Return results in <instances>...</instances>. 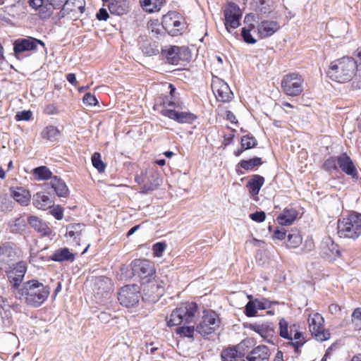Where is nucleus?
<instances>
[{
	"label": "nucleus",
	"instance_id": "obj_33",
	"mask_svg": "<svg viewBox=\"0 0 361 361\" xmlns=\"http://www.w3.org/2000/svg\"><path fill=\"white\" fill-rule=\"evenodd\" d=\"M250 329L259 334L263 338L268 340L272 336L274 329L267 323L250 324Z\"/></svg>",
	"mask_w": 361,
	"mask_h": 361
},
{
	"label": "nucleus",
	"instance_id": "obj_38",
	"mask_svg": "<svg viewBox=\"0 0 361 361\" xmlns=\"http://www.w3.org/2000/svg\"><path fill=\"white\" fill-rule=\"evenodd\" d=\"M84 225L80 224H71L66 228V235L73 238L75 240H80Z\"/></svg>",
	"mask_w": 361,
	"mask_h": 361
},
{
	"label": "nucleus",
	"instance_id": "obj_46",
	"mask_svg": "<svg viewBox=\"0 0 361 361\" xmlns=\"http://www.w3.org/2000/svg\"><path fill=\"white\" fill-rule=\"evenodd\" d=\"M92 163L99 172H103L105 169V164L101 159V155L98 152L93 154L92 157Z\"/></svg>",
	"mask_w": 361,
	"mask_h": 361
},
{
	"label": "nucleus",
	"instance_id": "obj_41",
	"mask_svg": "<svg viewBox=\"0 0 361 361\" xmlns=\"http://www.w3.org/2000/svg\"><path fill=\"white\" fill-rule=\"evenodd\" d=\"M262 164V160L259 157H255L248 160H242L240 163V166L245 170H252L255 166H259Z\"/></svg>",
	"mask_w": 361,
	"mask_h": 361
},
{
	"label": "nucleus",
	"instance_id": "obj_53",
	"mask_svg": "<svg viewBox=\"0 0 361 361\" xmlns=\"http://www.w3.org/2000/svg\"><path fill=\"white\" fill-rule=\"evenodd\" d=\"M82 100L85 104L90 106H95L98 103L97 98L90 92L86 93L84 95Z\"/></svg>",
	"mask_w": 361,
	"mask_h": 361
},
{
	"label": "nucleus",
	"instance_id": "obj_62",
	"mask_svg": "<svg viewBox=\"0 0 361 361\" xmlns=\"http://www.w3.org/2000/svg\"><path fill=\"white\" fill-rule=\"evenodd\" d=\"M28 2L30 6L37 10L39 9L42 6H43L44 0H29Z\"/></svg>",
	"mask_w": 361,
	"mask_h": 361
},
{
	"label": "nucleus",
	"instance_id": "obj_64",
	"mask_svg": "<svg viewBox=\"0 0 361 361\" xmlns=\"http://www.w3.org/2000/svg\"><path fill=\"white\" fill-rule=\"evenodd\" d=\"M352 318H353V319H357V320L361 319V308L360 307H357L353 311V312L352 314Z\"/></svg>",
	"mask_w": 361,
	"mask_h": 361
},
{
	"label": "nucleus",
	"instance_id": "obj_3",
	"mask_svg": "<svg viewBox=\"0 0 361 361\" xmlns=\"http://www.w3.org/2000/svg\"><path fill=\"white\" fill-rule=\"evenodd\" d=\"M340 237L356 239L361 235V214L353 212L338 221Z\"/></svg>",
	"mask_w": 361,
	"mask_h": 361
},
{
	"label": "nucleus",
	"instance_id": "obj_49",
	"mask_svg": "<svg viewBox=\"0 0 361 361\" xmlns=\"http://www.w3.org/2000/svg\"><path fill=\"white\" fill-rule=\"evenodd\" d=\"M338 164V157H330L324 164V168L327 171L336 170Z\"/></svg>",
	"mask_w": 361,
	"mask_h": 361
},
{
	"label": "nucleus",
	"instance_id": "obj_24",
	"mask_svg": "<svg viewBox=\"0 0 361 361\" xmlns=\"http://www.w3.org/2000/svg\"><path fill=\"white\" fill-rule=\"evenodd\" d=\"M27 221L30 226L42 235L49 236L51 235V229L48 226L46 222L42 221L37 216H30Z\"/></svg>",
	"mask_w": 361,
	"mask_h": 361
},
{
	"label": "nucleus",
	"instance_id": "obj_37",
	"mask_svg": "<svg viewBox=\"0 0 361 361\" xmlns=\"http://www.w3.org/2000/svg\"><path fill=\"white\" fill-rule=\"evenodd\" d=\"M10 230L12 233H20L25 230L26 223L25 219L20 216L11 220L9 222Z\"/></svg>",
	"mask_w": 361,
	"mask_h": 361
},
{
	"label": "nucleus",
	"instance_id": "obj_58",
	"mask_svg": "<svg viewBox=\"0 0 361 361\" xmlns=\"http://www.w3.org/2000/svg\"><path fill=\"white\" fill-rule=\"evenodd\" d=\"M355 59L354 61L357 65V72L360 73L361 71V47L358 48L355 51Z\"/></svg>",
	"mask_w": 361,
	"mask_h": 361
},
{
	"label": "nucleus",
	"instance_id": "obj_14",
	"mask_svg": "<svg viewBox=\"0 0 361 361\" xmlns=\"http://www.w3.org/2000/svg\"><path fill=\"white\" fill-rule=\"evenodd\" d=\"M162 25L170 35H177L183 28L181 17L175 11L169 12L162 18Z\"/></svg>",
	"mask_w": 361,
	"mask_h": 361
},
{
	"label": "nucleus",
	"instance_id": "obj_50",
	"mask_svg": "<svg viewBox=\"0 0 361 361\" xmlns=\"http://www.w3.org/2000/svg\"><path fill=\"white\" fill-rule=\"evenodd\" d=\"M298 326L295 329H293V341L295 340V343L290 342L291 344L295 345L296 348L301 346L304 343V338H302V334L298 331Z\"/></svg>",
	"mask_w": 361,
	"mask_h": 361
},
{
	"label": "nucleus",
	"instance_id": "obj_60",
	"mask_svg": "<svg viewBox=\"0 0 361 361\" xmlns=\"http://www.w3.org/2000/svg\"><path fill=\"white\" fill-rule=\"evenodd\" d=\"M96 17L99 20H106L109 16L106 9L102 8L99 10Z\"/></svg>",
	"mask_w": 361,
	"mask_h": 361
},
{
	"label": "nucleus",
	"instance_id": "obj_61",
	"mask_svg": "<svg viewBox=\"0 0 361 361\" xmlns=\"http://www.w3.org/2000/svg\"><path fill=\"white\" fill-rule=\"evenodd\" d=\"M67 0H46V2L49 3L52 7L56 9L63 7Z\"/></svg>",
	"mask_w": 361,
	"mask_h": 361
},
{
	"label": "nucleus",
	"instance_id": "obj_56",
	"mask_svg": "<svg viewBox=\"0 0 361 361\" xmlns=\"http://www.w3.org/2000/svg\"><path fill=\"white\" fill-rule=\"evenodd\" d=\"M250 218L256 222H263L266 219V214L264 212H256L250 214Z\"/></svg>",
	"mask_w": 361,
	"mask_h": 361
},
{
	"label": "nucleus",
	"instance_id": "obj_22",
	"mask_svg": "<svg viewBox=\"0 0 361 361\" xmlns=\"http://www.w3.org/2000/svg\"><path fill=\"white\" fill-rule=\"evenodd\" d=\"M111 280L106 276L97 277L94 282V291L97 295H109L111 289Z\"/></svg>",
	"mask_w": 361,
	"mask_h": 361
},
{
	"label": "nucleus",
	"instance_id": "obj_48",
	"mask_svg": "<svg viewBox=\"0 0 361 361\" xmlns=\"http://www.w3.org/2000/svg\"><path fill=\"white\" fill-rule=\"evenodd\" d=\"M324 254L329 259H334L335 257L339 256L340 252L338 249V245L332 243L330 247H328L326 251H324Z\"/></svg>",
	"mask_w": 361,
	"mask_h": 361
},
{
	"label": "nucleus",
	"instance_id": "obj_40",
	"mask_svg": "<svg viewBox=\"0 0 361 361\" xmlns=\"http://www.w3.org/2000/svg\"><path fill=\"white\" fill-rule=\"evenodd\" d=\"M287 237V245L290 247H298L302 243V237L298 231H293Z\"/></svg>",
	"mask_w": 361,
	"mask_h": 361
},
{
	"label": "nucleus",
	"instance_id": "obj_19",
	"mask_svg": "<svg viewBox=\"0 0 361 361\" xmlns=\"http://www.w3.org/2000/svg\"><path fill=\"white\" fill-rule=\"evenodd\" d=\"M146 299L156 302L164 293L163 282L158 283L157 281H148L143 288Z\"/></svg>",
	"mask_w": 361,
	"mask_h": 361
},
{
	"label": "nucleus",
	"instance_id": "obj_2",
	"mask_svg": "<svg viewBox=\"0 0 361 361\" xmlns=\"http://www.w3.org/2000/svg\"><path fill=\"white\" fill-rule=\"evenodd\" d=\"M16 298L23 300L32 307L41 306L48 298L49 288L37 280H30L24 283L20 288L13 290Z\"/></svg>",
	"mask_w": 361,
	"mask_h": 361
},
{
	"label": "nucleus",
	"instance_id": "obj_5",
	"mask_svg": "<svg viewBox=\"0 0 361 361\" xmlns=\"http://www.w3.org/2000/svg\"><path fill=\"white\" fill-rule=\"evenodd\" d=\"M135 181L141 186V192L149 193L161 184L159 174L153 169L142 171L135 177Z\"/></svg>",
	"mask_w": 361,
	"mask_h": 361
},
{
	"label": "nucleus",
	"instance_id": "obj_8",
	"mask_svg": "<svg viewBox=\"0 0 361 361\" xmlns=\"http://www.w3.org/2000/svg\"><path fill=\"white\" fill-rule=\"evenodd\" d=\"M302 77L296 73H288L281 80V88L288 96L296 97L303 91Z\"/></svg>",
	"mask_w": 361,
	"mask_h": 361
},
{
	"label": "nucleus",
	"instance_id": "obj_52",
	"mask_svg": "<svg viewBox=\"0 0 361 361\" xmlns=\"http://www.w3.org/2000/svg\"><path fill=\"white\" fill-rule=\"evenodd\" d=\"M257 309V307L256 302H255V300H250L245 305V314L247 317H253L255 315V314L257 312V310H256Z\"/></svg>",
	"mask_w": 361,
	"mask_h": 361
},
{
	"label": "nucleus",
	"instance_id": "obj_26",
	"mask_svg": "<svg viewBox=\"0 0 361 361\" xmlns=\"http://www.w3.org/2000/svg\"><path fill=\"white\" fill-rule=\"evenodd\" d=\"M108 8L111 14L121 16L128 11L129 3L127 0H112Z\"/></svg>",
	"mask_w": 361,
	"mask_h": 361
},
{
	"label": "nucleus",
	"instance_id": "obj_13",
	"mask_svg": "<svg viewBox=\"0 0 361 361\" xmlns=\"http://www.w3.org/2000/svg\"><path fill=\"white\" fill-rule=\"evenodd\" d=\"M212 88L216 99L220 102H228L233 97V93L228 85L219 77H213Z\"/></svg>",
	"mask_w": 361,
	"mask_h": 361
},
{
	"label": "nucleus",
	"instance_id": "obj_18",
	"mask_svg": "<svg viewBox=\"0 0 361 361\" xmlns=\"http://www.w3.org/2000/svg\"><path fill=\"white\" fill-rule=\"evenodd\" d=\"M85 4L84 0H67L59 13V18H62L71 14L75 16L78 13H82Z\"/></svg>",
	"mask_w": 361,
	"mask_h": 361
},
{
	"label": "nucleus",
	"instance_id": "obj_23",
	"mask_svg": "<svg viewBox=\"0 0 361 361\" xmlns=\"http://www.w3.org/2000/svg\"><path fill=\"white\" fill-rule=\"evenodd\" d=\"M338 166L344 173L353 178L357 176L356 168L350 158L347 156L346 154H343L338 157Z\"/></svg>",
	"mask_w": 361,
	"mask_h": 361
},
{
	"label": "nucleus",
	"instance_id": "obj_47",
	"mask_svg": "<svg viewBox=\"0 0 361 361\" xmlns=\"http://www.w3.org/2000/svg\"><path fill=\"white\" fill-rule=\"evenodd\" d=\"M195 331L194 326H183L176 329V334L181 336L192 338Z\"/></svg>",
	"mask_w": 361,
	"mask_h": 361
},
{
	"label": "nucleus",
	"instance_id": "obj_25",
	"mask_svg": "<svg viewBox=\"0 0 361 361\" xmlns=\"http://www.w3.org/2000/svg\"><path fill=\"white\" fill-rule=\"evenodd\" d=\"M33 204L39 209L45 210L54 205V202L43 192H38L33 196Z\"/></svg>",
	"mask_w": 361,
	"mask_h": 361
},
{
	"label": "nucleus",
	"instance_id": "obj_30",
	"mask_svg": "<svg viewBox=\"0 0 361 361\" xmlns=\"http://www.w3.org/2000/svg\"><path fill=\"white\" fill-rule=\"evenodd\" d=\"M279 335L281 337L293 341V329L297 327V324H293L289 326L288 322L284 319L281 318L279 320Z\"/></svg>",
	"mask_w": 361,
	"mask_h": 361
},
{
	"label": "nucleus",
	"instance_id": "obj_59",
	"mask_svg": "<svg viewBox=\"0 0 361 361\" xmlns=\"http://www.w3.org/2000/svg\"><path fill=\"white\" fill-rule=\"evenodd\" d=\"M44 113L48 115H54L59 113V110L56 105L51 104L45 106Z\"/></svg>",
	"mask_w": 361,
	"mask_h": 361
},
{
	"label": "nucleus",
	"instance_id": "obj_20",
	"mask_svg": "<svg viewBox=\"0 0 361 361\" xmlns=\"http://www.w3.org/2000/svg\"><path fill=\"white\" fill-rule=\"evenodd\" d=\"M280 28V25L274 20H262L257 25V33L261 38L273 35Z\"/></svg>",
	"mask_w": 361,
	"mask_h": 361
},
{
	"label": "nucleus",
	"instance_id": "obj_39",
	"mask_svg": "<svg viewBox=\"0 0 361 361\" xmlns=\"http://www.w3.org/2000/svg\"><path fill=\"white\" fill-rule=\"evenodd\" d=\"M33 174L37 180H48L51 178V171L46 166H39L33 170Z\"/></svg>",
	"mask_w": 361,
	"mask_h": 361
},
{
	"label": "nucleus",
	"instance_id": "obj_51",
	"mask_svg": "<svg viewBox=\"0 0 361 361\" xmlns=\"http://www.w3.org/2000/svg\"><path fill=\"white\" fill-rule=\"evenodd\" d=\"M166 247V244L164 242H159L155 243L152 247L153 254L155 257H159L162 255Z\"/></svg>",
	"mask_w": 361,
	"mask_h": 361
},
{
	"label": "nucleus",
	"instance_id": "obj_10",
	"mask_svg": "<svg viewBox=\"0 0 361 361\" xmlns=\"http://www.w3.org/2000/svg\"><path fill=\"white\" fill-rule=\"evenodd\" d=\"M308 322L310 331L317 341L322 342L330 338L329 332L324 328V320L320 314H310Z\"/></svg>",
	"mask_w": 361,
	"mask_h": 361
},
{
	"label": "nucleus",
	"instance_id": "obj_63",
	"mask_svg": "<svg viewBox=\"0 0 361 361\" xmlns=\"http://www.w3.org/2000/svg\"><path fill=\"white\" fill-rule=\"evenodd\" d=\"M286 233L283 230H276L274 233V237L276 239L283 240L285 238Z\"/></svg>",
	"mask_w": 361,
	"mask_h": 361
},
{
	"label": "nucleus",
	"instance_id": "obj_9",
	"mask_svg": "<svg viewBox=\"0 0 361 361\" xmlns=\"http://www.w3.org/2000/svg\"><path fill=\"white\" fill-rule=\"evenodd\" d=\"M140 297V287L133 284L122 287L118 292V299L121 305L131 307L138 303Z\"/></svg>",
	"mask_w": 361,
	"mask_h": 361
},
{
	"label": "nucleus",
	"instance_id": "obj_6",
	"mask_svg": "<svg viewBox=\"0 0 361 361\" xmlns=\"http://www.w3.org/2000/svg\"><path fill=\"white\" fill-rule=\"evenodd\" d=\"M221 320L216 312L212 310L203 311L201 320L196 326V331L204 336L214 333L220 326Z\"/></svg>",
	"mask_w": 361,
	"mask_h": 361
},
{
	"label": "nucleus",
	"instance_id": "obj_44",
	"mask_svg": "<svg viewBox=\"0 0 361 361\" xmlns=\"http://www.w3.org/2000/svg\"><path fill=\"white\" fill-rule=\"evenodd\" d=\"M221 357L224 361H233L240 358L237 355V351L234 348H229L222 351Z\"/></svg>",
	"mask_w": 361,
	"mask_h": 361
},
{
	"label": "nucleus",
	"instance_id": "obj_17",
	"mask_svg": "<svg viewBox=\"0 0 361 361\" xmlns=\"http://www.w3.org/2000/svg\"><path fill=\"white\" fill-rule=\"evenodd\" d=\"M26 270L27 265L25 262H19L17 264L14 263V265L11 269L4 270L7 273L10 281L13 283V290H16V288H20L19 285L24 277Z\"/></svg>",
	"mask_w": 361,
	"mask_h": 361
},
{
	"label": "nucleus",
	"instance_id": "obj_31",
	"mask_svg": "<svg viewBox=\"0 0 361 361\" xmlns=\"http://www.w3.org/2000/svg\"><path fill=\"white\" fill-rule=\"evenodd\" d=\"M54 262L73 261L75 256L68 248L63 247L55 250L50 257Z\"/></svg>",
	"mask_w": 361,
	"mask_h": 361
},
{
	"label": "nucleus",
	"instance_id": "obj_35",
	"mask_svg": "<svg viewBox=\"0 0 361 361\" xmlns=\"http://www.w3.org/2000/svg\"><path fill=\"white\" fill-rule=\"evenodd\" d=\"M59 135L60 130L54 126H47L41 133V136L42 138L47 139L51 142L56 141Z\"/></svg>",
	"mask_w": 361,
	"mask_h": 361
},
{
	"label": "nucleus",
	"instance_id": "obj_36",
	"mask_svg": "<svg viewBox=\"0 0 361 361\" xmlns=\"http://www.w3.org/2000/svg\"><path fill=\"white\" fill-rule=\"evenodd\" d=\"M165 0H141L142 7L146 11L152 13L160 10Z\"/></svg>",
	"mask_w": 361,
	"mask_h": 361
},
{
	"label": "nucleus",
	"instance_id": "obj_1",
	"mask_svg": "<svg viewBox=\"0 0 361 361\" xmlns=\"http://www.w3.org/2000/svg\"><path fill=\"white\" fill-rule=\"evenodd\" d=\"M326 74L331 80L339 83L348 82L355 78L357 80L355 87H361V73L357 72V65L352 58L343 57L332 61Z\"/></svg>",
	"mask_w": 361,
	"mask_h": 361
},
{
	"label": "nucleus",
	"instance_id": "obj_54",
	"mask_svg": "<svg viewBox=\"0 0 361 361\" xmlns=\"http://www.w3.org/2000/svg\"><path fill=\"white\" fill-rule=\"evenodd\" d=\"M256 305L259 310L269 309L271 306V302L267 299L263 298L262 300L255 299Z\"/></svg>",
	"mask_w": 361,
	"mask_h": 361
},
{
	"label": "nucleus",
	"instance_id": "obj_16",
	"mask_svg": "<svg viewBox=\"0 0 361 361\" xmlns=\"http://www.w3.org/2000/svg\"><path fill=\"white\" fill-rule=\"evenodd\" d=\"M131 269L133 274L141 279H145L155 272L153 263L146 259H134L131 263Z\"/></svg>",
	"mask_w": 361,
	"mask_h": 361
},
{
	"label": "nucleus",
	"instance_id": "obj_42",
	"mask_svg": "<svg viewBox=\"0 0 361 361\" xmlns=\"http://www.w3.org/2000/svg\"><path fill=\"white\" fill-rule=\"evenodd\" d=\"M255 26L252 24L249 25L247 27L242 28L241 35L243 40L248 44H255L257 41L250 34V31L254 29Z\"/></svg>",
	"mask_w": 361,
	"mask_h": 361
},
{
	"label": "nucleus",
	"instance_id": "obj_21",
	"mask_svg": "<svg viewBox=\"0 0 361 361\" xmlns=\"http://www.w3.org/2000/svg\"><path fill=\"white\" fill-rule=\"evenodd\" d=\"M270 352L266 345H258L246 356L247 361H269Z\"/></svg>",
	"mask_w": 361,
	"mask_h": 361
},
{
	"label": "nucleus",
	"instance_id": "obj_15",
	"mask_svg": "<svg viewBox=\"0 0 361 361\" xmlns=\"http://www.w3.org/2000/svg\"><path fill=\"white\" fill-rule=\"evenodd\" d=\"M38 44H40L42 47L45 46L42 41L32 37L17 39L13 43V51L15 55L18 59H19L20 54L24 51L35 50Z\"/></svg>",
	"mask_w": 361,
	"mask_h": 361
},
{
	"label": "nucleus",
	"instance_id": "obj_32",
	"mask_svg": "<svg viewBox=\"0 0 361 361\" xmlns=\"http://www.w3.org/2000/svg\"><path fill=\"white\" fill-rule=\"evenodd\" d=\"M297 212L293 208H286L278 216V222L283 226L290 225L297 217Z\"/></svg>",
	"mask_w": 361,
	"mask_h": 361
},
{
	"label": "nucleus",
	"instance_id": "obj_11",
	"mask_svg": "<svg viewBox=\"0 0 361 361\" xmlns=\"http://www.w3.org/2000/svg\"><path fill=\"white\" fill-rule=\"evenodd\" d=\"M18 259L16 249L11 243H4L0 245V269L8 270L14 265Z\"/></svg>",
	"mask_w": 361,
	"mask_h": 361
},
{
	"label": "nucleus",
	"instance_id": "obj_28",
	"mask_svg": "<svg viewBox=\"0 0 361 361\" xmlns=\"http://www.w3.org/2000/svg\"><path fill=\"white\" fill-rule=\"evenodd\" d=\"M264 178L259 175H253L247 183V188L252 196L259 194V192L264 185Z\"/></svg>",
	"mask_w": 361,
	"mask_h": 361
},
{
	"label": "nucleus",
	"instance_id": "obj_55",
	"mask_svg": "<svg viewBox=\"0 0 361 361\" xmlns=\"http://www.w3.org/2000/svg\"><path fill=\"white\" fill-rule=\"evenodd\" d=\"M32 116V113L30 111H22L18 112L16 115V119L17 121H29Z\"/></svg>",
	"mask_w": 361,
	"mask_h": 361
},
{
	"label": "nucleus",
	"instance_id": "obj_29",
	"mask_svg": "<svg viewBox=\"0 0 361 361\" xmlns=\"http://www.w3.org/2000/svg\"><path fill=\"white\" fill-rule=\"evenodd\" d=\"M51 188L54 190L59 197H66L69 193V190L66 183L57 176H54L51 180Z\"/></svg>",
	"mask_w": 361,
	"mask_h": 361
},
{
	"label": "nucleus",
	"instance_id": "obj_12",
	"mask_svg": "<svg viewBox=\"0 0 361 361\" xmlns=\"http://www.w3.org/2000/svg\"><path fill=\"white\" fill-rule=\"evenodd\" d=\"M224 25L228 32H231V29H235L240 25V20L242 13L235 3H229L226 7L224 11Z\"/></svg>",
	"mask_w": 361,
	"mask_h": 361
},
{
	"label": "nucleus",
	"instance_id": "obj_4",
	"mask_svg": "<svg viewBox=\"0 0 361 361\" xmlns=\"http://www.w3.org/2000/svg\"><path fill=\"white\" fill-rule=\"evenodd\" d=\"M197 306L195 302H185L180 304L171 314L167 320L169 326L180 325L181 324H190L195 319Z\"/></svg>",
	"mask_w": 361,
	"mask_h": 361
},
{
	"label": "nucleus",
	"instance_id": "obj_27",
	"mask_svg": "<svg viewBox=\"0 0 361 361\" xmlns=\"http://www.w3.org/2000/svg\"><path fill=\"white\" fill-rule=\"evenodd\" d=\"M180 47L171 46L162 50V55L166 58V61L170 64H178L181 60L180 55Z\"/></svg>",
	"mask_w": 361,
	"mask_h": 361
},
{
	"label": "nucleus",
	"instance_id": "obj_57",
	"mask_svg": "<svg viewBox=\"0 0 361 361\" xmlns=\"http://www.w3.org/2000/svg\"><path fill=\"white\" fill-rule=\"evenodd\" d=\"M50 213L58 220H61L63 217V209L59 206L51 209Z\"/></svg>",
	"mask_w": 361,
	"mask_h": 361
},
{
	"label": "nucleus",
	"instance_id": "obj_7",
	"mask_svg": "<svg viewBox=\"0 0 361 361\" xmlns=\"http://www.w3.org/2000/svg\"><path fill=\"white\" fill-rule=\"evenodd\" d=\"M183 104L179 102L170 101L169 106H173V109H166L163 111V115L174 120L179 123H192L197 118V116L189 111H183Z\"/></svg>",
	"mask_w": 361,
	"mask_h": 361
},
{
	"label": "nucleus",
	"instance_id": "obj_43",
	"mask_svg": "<svg viewBox=\"0 0 361 361\" xmlns=\"http://www.w3.org/2000/svg\"><path fill=\"white\" fill-rule=\"evenodd\" d=\"M257 140L250 135H246L241 138V147L243 149H251L257 145Z\"/></svg>",
	"mask_w": 361,
	"mask_h": 361
},
{
	"label": "nucleus",
	"instance_id": "obj_34",
	"mask_svg": "<svg viewBox=\"0 0 361 361\" xmlns=\"http://www.w3.org/2000/svg\"><path fill=\"white\" fill-rule=\"evenodd\" d=\"M12 196L21 205H27L30 200L29 191L23 188H17L14 190L12 192Z\"/></svg>",
	"mask_w": 361,
	"mask_h": 361
},
{
	"label": "nucleus",
	"instance_id": "obj_45",
	"mask_svg": "<svg viewBox=\"0 0 361 361\" xmlns=\"http://www.w3.org/2000/svg\"><path fill=\"white\" fill-rule=\"evenodd\" d=\"M54 9L56 8L52 7L49 3H44L43 6L39 8V15L43 19L49 18L51 16Z\"/></svg>",
	"mask_w": 361,
	"mask_h": 361
}]
</instances>
